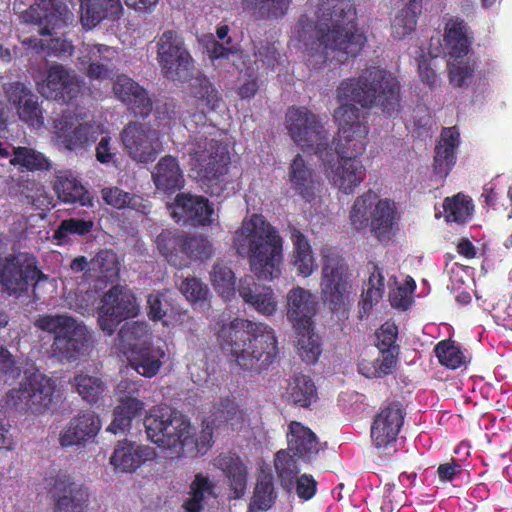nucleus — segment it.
<instances>
[{
  "label": "nucleus",
  "instance_id": "1",
  "mask_svg": "<svg viewBox=\"0 0 512 512\" xmlns=\"http://www.w3.org/2000/svg\"><path fill=\"white\" fill-rule=\"evenodd\" d=\"M401 85L390 71L370 66L357 77L342 80L336 95L341 105L334 111L338 124L333 140L338 159H358L366 150L368 126L360 120V110L378 107L385 115H398L401 108Z\"/></svg>",
  "mask_w": 512,
  "mask_h": 512
},
{
  "label": "nucleus",
  "instance_id": "2",
  "mask_svg": "<svg viewBox=\"0 0 512 512\" xmlns=\"http://www.w3.org/2000/svg\"><path fill=\"white\" fill-rule=\"evenodd\" d=\"M316 21L302 26L301 38L313 31L308 65L322 68L328 60L327 50L339 51L346 57H356L365 46L366 37L357 29L356 8L347 0H320Z\"/></svg>",
  "mask_w": 512,
  "mask_h": 512
},
{
  "label": "nucleus",
  "instance_id": "3",
  "mask_svg": "<svg viewBox=\"0 0 512 512\" xmlns=\"http://www.w3.org/2000/svg\"><path fill=\"white\" fill-rule=\"evenodd\" d=\"M223 350L230 352L245 371L260 373L275 363L279 348L275 331L268 324L235 318L217 331Z\"/></svg>",
  "mask_w": 512,
  "mask_h": 512
},
{
  "label": "nucleus",
  "instance_id": "4",
  "mask_svg": "<svg viewBox=\"0 0 512 512\" xmlns=\"http://www.w3.org/2000/svg\"><path fill=\"white\" fill-rule=\"evenodd\" d=\"M186 112L187 116H183L182 120L185 127L194 133L188 143L191 169L206 187V192L219 197L226 189L225 176L230 165L228 147L221 141L209 137L207 132L202 133L199 130L215 129L213 125L208 124V111L205 108L195 111L187 109ZM208 134L211 135L212 132Z\"/></svg>",
  "mask_w": 512,
  "mask_h": 512
},
{
  "label": "nucleus",
  "instance_id": "5",
  "mask_svg": "<svg viewBox=\"0 0 512 512\" xmlns=\"http://www.w3.org/2000/svg\"><path fill=\"white\" fill-rule=\"evenodd\" d=\"M233 244L258 279L273 280L281 275L283 238L264 216L253 214L243 221L235 232Z\"/></svg>",
  "mask_w": 512,
  "mask_h": 512
},
{
  "label": "nucleus",
  "instance_id": "6",
  "mask_svg": "<svg viewBox=\"0 0 512 512\" xmlns=\"http://www.w3.org/2000/svg\"><path fill=\"white\" fill-rule=\"evenodd\" d=\"M35 326L53 334L51 350L60 360L74 362L89 355L93 348V337L86 325L68 315H42Z\"/></svg>",
  "mask_w": 512,
  "mask_h": 512
},
{
  "label": "nucleus",
  "instance_id": "7",
  "mask_svg": "<svg viewBox=\"0 0 512 512\" xmlns=\"http://www.w3.org/2000/svg\"><path fill=\"white\" fill-rule=\"evenodd\" d=\"M148 439L163 449H170L177 457L184 455V448L194 441L190 436V422L178 410L167 406L152 407L144 418Z\"/></svg>",
  "mask_w": 512,
  "mask_h": 512
},
{
  "label": "nucleus",
  "instance_id": "8",
  "mask_svg": "<svg viewBox=\"0 0 512 512\" xmlns=\"http://www.w3.org/2000/svg\"><path fill=\"white\" fill-rule=\"evenodd\" d=\"M161 256L172 266L182 269L191 261H204L213 253L212 243L202 235L178 229H164L155 240Z\"/></svg>",
  "mask_w": 512,
  "mask_h": 512
},
{
  "label": "nucleus",
  "instance_id": "9",
  "mask_svg": "<svg viewBox=\"0 0 512 512\" xmlns=\"http://www.w3.org/2000/svg\"><path fill=\"white\" fill-rule=\"evenodd\" d=\"M320 255L322 260L321 297L332 311H339L345 306L351 293L349 266L334 247L323 246Z\"/></svg>",
  "mask_w": 512,
  "mask_h": 512
},
{
  "label": "nucleus",
  "instance_id": "10",
  "mask_svg": "<svg viewBox=\"0 0 512 512\" xmlns=\"http://www.w3.org/2000/svg\"><path fill=\"white\" fill-rule=\"evenodd\" d=\"M55 381L39 371L25 377L19 388L7 394V403L16 409L32 414H41L50 408L55 392Z\"/></svg>",
  "mask_w": 512,
  "mask_h": 512
},
{
  "label": "nucleus",
  "instance_id": "11",
  "mask_svg": "<svg viewBox=\"0 0 512 512\" xmlns=\"http://www.w3.org/2000/svg\"><path fill=\"white\" fill-rule=\"evenodd\" d=\"M157 58L166 78L186 81L191 77L194 68L193 58L177 31L167 30L159 37Z\"/></svg>",
  "mask_w": 512,
  "mask_h": 512
},
{
  "label": "nucleus",
  "instance_id": "12",
  "mask_svg": "<svg viewBox=\"0 0 512 512\" xmlns=\"http://www.w3.org/2000/svg\"><path fill=\"white\" fill-rule=\"evenodd\" d=\"M47 278L34 258H26L22 262L17 255H0V285L10 296H22L28 292L30 285Z\"/></svg>",
  "mask_w": 512,
  "mask_h": 512
},
{
  "label": "nucleus",
  "instance_id": "13",
  "mask_svg": "<svg viewBox=\"0 0 512 512\" xmlns=\"http://www.w3.org/2000/svg\"><path fill=\"white\" fill-rule=\"evenodd\" d=\"M136 297L125 286H112L101 299L98 323L108 336L113 335L118 325L138 315Z\"/></svg>",
  "mask_w": 512,
  "mask_h": 512
},
{
  "label": "nucleus",
  "instance_id": "14",
  "mask_svg": "<svg viewBox=\"0 0 512 512\" xmlns=\"http://www.w3.org/2000/svg\"><path fill=\"white\" fill-rule=\"evenodd\" d=\"M323 162L327 177L345 194H350L366 177V169L359 159H339L337 166L332 164L335 153L328 143H319L315 150Z\"/></svg>",
  "mask_w": 512,
  "mask_h": 512
},
{
  "label": "nucleus",
  "instance_id": "15",
  "mask_svg": "<svg viewBox=\"0 0 512 512\" xmlns=\"http://www.w3.org/2000/svg\"><path fill=\"white\" fill-rule=\"evenodd\" d=\"M120 136L124 149L137 162H153L160 152L159 132L150 124L130 121L124 126Z\"/></svg>",
  "mask_w": 512,
  "mask_h": 512
},
{
  "label": "nucleus",
  "instance_id": "16",
  "mask_svg": "<svg viewBox=\"0 0 512 512\" xmlns=\"http://www.w3.org/2000/svg\"><path fill=\"white\" fill-rule=\"evenodd\" d=\"M53 129L57 145L68 151L84 150L97 140L94 126L80 122L78 116L71 111H65L55 119Z\"/></svg>",
  "mask_w": 512,
  "mask_h": 512
},
{
  "label": "nucleus",
  "instance_id": "17",
  "mask_svg": "<svg viewBox=\"0 0 512 512\" xmlns=\"http://www.w3.org/2000/svg\"><path fill=\"white\" fill-rule=\"evenodd\" d=\"M405 416L406 410L399 401H392L380 407L370 429L375 447L388 448L397 441Z\"/></svg>",
  "mask_w": 512,
  "mask_h": 512
},
{
  "label": "nucleus",
  "instance_id": "18",
  "mask_svg": "<svg viewBox=\"0 0 512 512\" xmlns=\"http://www.w3.org/2000/svg\"><path fill=\"white\" fill-rule=\"evenodd\" d=\"M285 125L292 140L302 147H311L320 140L323 133V125L318 116L307 107L291 106L285 114Z\"/></svg>",
  "mask_w": 512,
  "mask_h": 512
},
{
  "label": "nucleus",
  "instance_id": "19",
  "mask_svg": "<svg viewBox=\"0 0 512 512\" xmlns=\"http://www.w3.org/2000/svg\"><path fill=\"white\" fill-rule=\"evenodd\" d=\"M38 90L47 99L70 103L81 92V85L72 70L54 64L47 69L45 79L38 83Z\"/></svg>",
  "mask_w": 512,
  "mask_h": 512
},
{
  "label": "nucleus",
  "instance_id": "20",
  "mask_svg": "<svg viewBox=\"0 0 512 512\" xmlns=\"http://www.w3.org/2000/svg\"><path fill=\"white\" fill-rule=\"evenodd\" d=\"M172 216L177 222L193 227L210 226L213 223V204L202 195L181 192L173 203Z\"/></svg>",
  "mask_w": 512,
  "mask_h": 512
},
{
  "label": "nucleus",
  "instance_id": "21",
  "mask_svg": "<svg viewBox=\"0 0 512 512\" xmlns=\"http://www.w3.org/2000/svg\"><path fill=\"white\" fill-rule=\"evenodd\" d=\"M48 486L49 493L55 499L53 512H84L89 499L84 485L75 483L71 476L60 472Z\"/></svg>",
  "mask_w": 512,
  "mask_h": 512
},
{
  "label": "nucleus",
  "instance_id": "22",
  "mask_svg": "<svg viewBox=\"0 0 512 512\" xmlns=\"http://www.w3.org/2000/svg\"><path fill=\"white\" fill-rule=\"evenodd\" d=\"M113 93L136 118L147 119L153 111V101L148 91L127 75H118L113 83Z\"/></svg>",
  "mask_w": 512,
  "mask_h": 512
},
{
  "label": "nucleus",
  "instance_id": "23",
  "mask_svg": "<svg viewBox=\"0 0 512 512\" xmlns=\"http://www.w3.org/2000/svg\"><path fill=\"white\" fill-rule=\"evenodd\" d=\"M8 102L16 109L21 121L32 127L44 124L43 111L38 96L22 82H12L5 87Z\"/></svg>",
  "mask_w": 512,
  "mask_h": 512
},
{
  "label": "nucleus",
  "instance_id": "24",
  "mask_svg": "<svg viewBox=\"0 0 512 512\" xmlns=\"http://www.w3.org/2000/svg\"><path fill=\"white\" fill-rule=\"evenodd\" d=\"M317 312L315 297L302 287H294L287 294V318L296 333L313 330V317Z\"/></svg>",
  "mask_w": 512,
  "mask_h": 512
},
{
  "label": "nucleus",
  "instance_id": "25",
  "mask_svg": "<svg viewBox=\"0 0 512 512\" xmlns=\"http://www.w3.org/2000/svg\"><path fill=\"white\" fill-rule=\"evenodd\" d=\"M400 214L394 200L383 198L375 202L368 227L374 238L388 243L398 230Z\"/></svg>",
  "mask_w": 512,
  "mask_h": 512
},
{
  "label": "nucleus",
  "instance_id": "26",
  "mask_svg": "<svg viewBox=\"0 0 512 512\" xmlns=\"http://www.w3.org/2000/svg\"><path fill=\"white\" fill-rule=\"evenodd\" d=\"M101 429V420L97 413L90 410L79 412L60 433L62 447L80 445L94 439Z\"/></svg>",
  "mask_w": 512,
  "mask_h": 512
},
{
  "label": "nucleus",
  "instance_id": "27",
  "mask_svg": "<svg viewBox=\"0 0 512 512\" xmlns=\"http://www.w3.org/2000/svg\"><path fill=\"white\" fill-rule=\"evenodd\" d=\"M460 144V133L453 127H444L434 148L433 173L445 179L456 164V152Z\"/></svg>",
  "mask_w": 512,
  "mask_h": 512
},
{
  "label": "nucleus",
  "instance_id": "28",
  "mask_svg": "<svg viewBox=\"0 0 512 512\" xmlns=\"http://www.w3.org/2000/svg\"><path fill=\"white\" fill-rule=\"evenodd\" d=\"M213 465L223 473L233 493V498L243 497L246 493L249 475L245 461L237 453L229 451L215 457Z\"/></svg>",
  "mask_w": 512,
  "mask_h": 512
},
{
  "label": "nucleus",
  "instance_id": "29",
  "mask_svg": "<svg viewBox=\"0 0 512 512\" xmlns=\"http://www.w3.org/2000/svg\"><path fill=\"white\" fill-rule=\"evenodd\" d=\"M239 296L258 313L270 316L277 309V299L271 287L256 282L254 276L246 275L239 281Z\"/></svg>",
  "mask_w": 512,
  "mask_h": 512
},
{
  "label": "nucleus",
  "instance_id": "30",
  "mask_svg": "<svg viewBox=\"0 0 512 512\" xmlns=\"http://www.w3.org/2000/svg\"><path fill=\"white\" fill-rule=\"evenodd\" d=\"M25 23L40 26L41 36H52L55 29L61 24L62 18L56 0H35L28 9L21 13Z\"/></svg>",
  "mask_w": 512,
  "mask_h": 512
},
{
  "label": "nucleus",
  "instance_id": "31",
  "mask_svg": "<svg viewBox=\"0 0 512 512\" xmlns=\"http://www.w3.org/2000/svg\"><path fill=\"white\" fill-rule=\"evenodd\" d=\"M288 177L291 188L302 199L311 202L315 198L316 191L320 186L319 177L300 154H297L291 161Z\"/></svg>",
  "mask_w": 512,
  "mask_h": 512
},
{
  "label": "nucleus",
  "instance_id": "32",
  "mask_svg": "<svg viewBox=\"0 0 512 512\" xmlns=\"http://www.w3.org/2000/svg\"><path fill=\"white\" fill-rule=\"evenodd\" d=\"M473 35L466 22L459 18H450L444 28V49L450 59H460L468 56Z\"/></svg>",
  "mask_w": 512,
  "mask_h": 512
},
{
  "label": "nucleus",
  "instance_id": "33",
  "mask_svg": "<svg viewBox=\"0 0 512 512\" xmlns=\"http://www.w3.org/2000/svg\"><path fill=\"white\" fill-rule=\"evenodd\" d=\"M152 180L158 191L171 195L184 187L185 179L176 157L165 155L152 171Z\"/></svg>",
  "mask_w": 512,
  "mask_h": 512
},
{
  "label": "nucleus",
  "instance_id": "34",
  "mask_svg": "<svg viewBox=\"0 0 512 512\" xmlns=\"http://www.w3.org/2000/svg\"><path fill=\"white\" fill-rule=\"evenodd\" d=\"M151 458L147 446L131 441H119L114 448L110 463L116 471L132 473Z\"/></svg>",
  "mask_w": 512,
  "mask_h": 512
},
{
  "label": "nucleus",
  "instance_id": "35",
  "mask_svg": "<svg viewBox=\"0 0 512 512\" xmlns=\"http://www.w3.org/2000/svg\"><path fill=\"white\" fill-rule=\"evenodd\" d=\"M286 438L287 450L299 459L308 461L319 452L316 434L298 421L289 423Z\"/></svg>",
  "mask_w": 512,
  "mask_h": 512
},
{
  "label": "nucleus",
  "instance_id": "36",
  "mask_svg": "<svg viewBox=\"0 0 512 512\" xmlns=\"http://www.w3.org/2000/svg\"><path fill=\"white\" fill-rule=\"evenodd\" d=\"M131 367L141 376L152 378L160 371L166 357L165 350L152 343H143L129 352Z\"/></svg>",
  "mask_w": 512,
  "mask_h": 512
},
{
  "label": "nucleus",
  "instance_id": "37",
  "mask_svg": "<svg viewBox=\"0 0 512 512\" xmlns=\"http://www.w3.org/2000/svg\"><path fill=\"white\" fill-rule=\"evenodd\" d=\"M289 233L293 246L291 264L299 276L309 277L317 267L310 241L295 226H289Z\"/></svg>",
  "mask_w": 512,
  "mask_h": 512
},
{
  "label": "nucleus",
  "instance_id": "38",
  "mask_svg": "<svg viewBox=\"0 0 512 512\" xmlns=\"http://www.w3.org/2000/svg\"><path fill=\"white\" fill-rule=\"evenodd\" d=\"M115 50L107 45H86L84 54L80 57L83 65H87V76L92 79H105L109 77L111 62Z\"/></svg>",
  "mask_w": 512,
  "mask_h": 512
},
{
  "label": "nucleus",
  "instance_id": "39",
  "mask_svg": "<svg viewBox=\"0 0 512 512\" xmlns=\"http://www.w3.org/2000/svg\"><path fill=\"white\" fill-rule=\"evenodd\" d=\"M53 188L59 200L64 203L86 206L91 202L88 191L69 170L56 173Z\"/></svg>",
  "mask_w": 512,
  "mask_h": 512
},
{
  "label": "nucleus",
  "instance_id": "40",
  "mask_svg": "<svg viewBox=\"0 0 512 512\" xmlns=\"http://www.w3.org/2000/svg\"><path fill=\"white\" fill-rule=\"evenodd\" d=\"M120 267L117 254L109 249L100 250L90 260V281L96 287L113 283L119 277Z\"/></svg>",
  "mask_w": 512,
  "mask_h": 512
},
{
  "label": "nucleus",
  "instance_id": "41",
  "mask_svg": "<svg viewBox=\"0 0 512 512\" xmlns=\"http://www.w3.org/2000/svg\"><path fill=\"white\" fill-rule=\"evenodd\" d=\"M422 11V0H408L396 13L392 23V36L403 39L416 28L418 15Z\"/></svg>",
  "mask_w": 512,
  "mask_h": 512
},
{
  "label": "nucleus",
  "instance_id": "42",
  "mask_svg": "<svg viewBox=\"0 0 512 512\" xmlns=\"http://www.w3.org/2000/svg\"><path fill=\"white\" fill-rule=\"evenodd\" d=\"M191 105L205 108L207 111H216L223 103L222 95L215 85L205 76H200L191 84Z\"/></svg>",
  "mask_w": 512,
  "mask_h": 512
},
{
  "label": "nucleus",
  "instance_id": "43",
  "mask_svg": "<svg viewBox=\"0 0 512 512\" xmlns=\"http://www.w3.org/2000/svg\"><path fill=\"white\" fill-rule=\"evenodd\" d=\"M291 0H241L243 11L256 20L282 18L288 11Z\"/></svg>",
  "mask_w": 512,
  "mask_h": 512
},
{
  "label": "nucleus",
  "instance_id": "44",
  "mask_svg": "<svg viewBox=\"0 0 512 512\" xmlns=\"http://www.w3.org/2000/svg\"><path fill=\"white\" fill-rule=\"evenodd\" d=\"M72 386L79 396L90 404L101 401L107 391V385L100 376L84 372L74 376Z\"/></svg>",
  "mask_w": 512,
  "mask_h": 512
},
{
  "label": "nucleus",
  "instance_id": "45",
  "mask_svg": "<svg viewBox=\"0 0 512 512\" xmlns=\"http://www.w3.org/2000/svg\"><path fill=\"white\" fill-rule=\"evenodd\" d=\"M380 358L374 361L362 360L358 365L360 374L367 378H382L393 372L396 368L400 348H392L388 351H379Z\"/></svg>",
  "mask_w": 512,
  "mask_h": 512
},
{
  "label": "nucleus",
  "instance_id": "46",
  "mask_svg": "<svg viewBox=\"0 0 512 512\" xmlns=\"http://www.w3.org/2000/svg\"><path fill=\"white\" fill-rule=\"evenodd\" d=\"M144 406L142 400L118 401L113 410V420L107 430L114 434L128 430L133 419L142 414Z\"/></svg>",
  "mask_w": 512,
  "mask_h": 512
},
{
  "label": "nucleus",
  "instance_id": "47",
  "mask_svg": "<svg viewBox=\"0 0 512 512\" xmlns=\"http://www.w3.org/2000/svg\"><path fill=\"white\" fill-rule=\"evenodd\" d=\"M288 399L295 405L307 408L317 400V389L313 380L303 374L295 375L287 387Z\"/></svg>",
  "mask_w": 512,
  "mask_h": 512
},
{
  "label": "nucleus",
  "instance_id": "48",
  "mask_svg": "<svg viewBox=\"0 0 512 512\" xmlns=\"http://www.w3.org/2000/svg\"><path fill=\"white\" fill-rule=\"evenodd\" d=\"M276 498L273 477L270 474L262 475L257 479L249 511H267L273 506Z\"/></svg>",
  "mask_w": 512,
  "mask_h": 512
},
{
  "label": "nucleus",
  "instance_id": "49",
  "mask_svg": "<svg viewBox=\"0 0 512 512\" xmlns=\"http://www.w3.org/2000/svg\"><path fill=\"white\" fill-rule=\"evenodd\" d=\"M148 336L149 328L146 323L139 321L126 322L118 332V345L122 350L130 352L133 348L148 343L146 341Z\"/></svg>",
  "mask_w": 512,
  "mask_h": 512
},
{
  "label": "nucleus",
  "instance_id": "50",
  "mask_svg": "<svg viewBox=\"0 0 512 512\" xmlns=\"http://www.w3.org/2000/svg\"><path fill=\"white\" fill-rule=\"evenodd\" d=\"M9 162L11 165L27 171L47 170L50 167V163L44 154L24 146L13 147Z\"/></svg>",
  "mask_w": 512,
  "mask_h": 512
},
{
  "label": "nucleus",
  "instance_id": "51",
  "mask_svg": "<svg viewBox=\"0 0 512 512\" xmlns=\"http://www.w3.org/2000/svg\"><path fill=\"white\" fill-rule=\"evenodd\" d=\"M376 198V193L368 190L355 199L349 213L351 225L355 230L362 231L368 227Z\"/></svg>",
  "mask_w": 512,
  "mask_h": 512
},
{
  "label": "nucleus",
  "instance_id": "52",
  "mask_svg": "<svg viewBox=\"0 0 512 512\" xmlns=\"http://www.w3.org/2000/svg\"><path fill=\"white\" fill-rule=\"evenodd\" d=\"M448 77L455 88H467L473 81L476 61L466 56L448 61Z\"/></svg>",
  "mask_w": 512,
  "mask_h": 512
},
{
  "label": "nucleus",
  "instance_id": "53",
  "mask_svg": "<svg viewBox=\"0 0 512 512\" xmlns=\"http://www.w3.org/2000/svg\"><path fill=\"white\" fill-rule=\"evenodd\" d=\"M80 9V21L85 30H91L105 18L117 19L120 16L110 13L108 5L100 0H82Z\"/></svg>",
  "mask_w": 512,
  "mask_h": 512
},
{
  "label": "nucleus",
  "instance_id": "54",
  "mask_svg": "<svg viewBox=\"0 0 512 512\" xmlns=\"http://www.w3.org/2000/svg\"><path fill=\"white\" fill-rule=\"evenodd\" d=\"M472 200L461 193L453 197H446L443 201V209L447 222L464 223L472 215Z\"/></svg>",
  "mask_w": 512,
  "mask_h": 512
},
{
  "label": "nucleus",
  "instance_id": "55",
  "mask_svg": "<svg viewBox=\"0 0 512 512\" xmlns=\"http://www.w3.org/2000/svg\"><path fill=\"white\" fill-rule=\"evenodd\" d=\"M295 457L293 453L290 454L288 450L284 449L279 450L275 454V471L281 481V486L286 490H290L293 487L299 473Z\"/></svg>",
  "mask_w": 512,
  "mask_h": 512
},
{
  "label": "nucleus",
  "instance_id": "56",
  "mask_svg": "<svg viewBox=\"0 0 512 512\" xmlns=\"http://www.w3.org/2000/svg\"><path fill=\"white\" fill-rule=\"evenodd\" d=\"M213 484L207 476L199 473L195 476L190 485L191 498L185 501L184 508L187 512H200L203 508V501L207 495L213 493Z\"/></svg>",
  "mask_w": 512,
  "mask_h": 512
},
{
  "label": "nucleus",
  "instance_id": "57",
  "mask_svg": "<svg viewBox=\"0 0 512 512\" xmlns=\"http://www.w3.org/2000/svg\"><path fill=\"white\" fill-rule=\"evenodd\" d=\"M94 227L92 220H85L82 218H69L62 220L54 231L53 238L57 240L58 244L67 243L71 235L85 236L89 234Z\"/></svg>",
  "mask_w": 512,
  "mask_h": 512
},
{
  "label": "nucleus",
  "instance_id": "58",
  "mask_svg": "<svg viewBox=\"0 0 512 512\" xmlns=\"http://www.w3.org/2000/svg\"><path fill=\"white\" fill-rule=\"evenodd\" d=\"M434 352L439 363L450 369H458L467 362L461 347L450 340L440 341L435 346Z\"/></svg>",
  "mask_w": 512,
  "mask_h": 512
},
{
  "label": "nucleus",
  "instance_id": "59",
  "mask_svg": "<svg viewBox=\"0 0 512 512\" xmlns=\"http://www.w3.org/2000/svg\"><path fill=\"white\" fill-rule=\"evenodd\" d=\"M211 282L214 289L223 297L234 295L236 278L232 269L223 262H217L211 272Z\"/></svg>",
  "mask_w": 512,
  "mask_h": 512
},
{
  "label": "nucleus",
  "instance_id": "60",
  "mask_svg": "<svg viewBox=\"0 0 512 512\" xmlns=\"http://www.w3.org/2000/svg\"><path fill=\"white\" fill-rule=\"evenodd\" d=\"M155 120L160 127H171L183 117L181 107L174 99H167L153 108Z\"/></svg>",
  "mask_w": 512,
  "mask_h": 512
},
{
  "label": "nucleus",
  "instance_id": "61",
  "mask_svg": "<svg viewBox=\"0 0 512 512\" xmlns=\"http://www.w3.org/2000/svg\"><path fill=\"white\" fill-rule=\"evenodd\" d=\"M311 332L297 333L300 336L297 341L298 354L307 364L316 363L322 351L318 337Z\"/></svg>",
  "mask_w": 512,
  "mask_h": 512
},
{
  "label": "nucleus",
  "instance_id": "62",
  "mask_svg": "<svg viewBox=\"0 0 512 512\" xmlns=\"http://www.w3.org/2000/svg\"><path fill=\"white\" fill-rule=\"evenodd\" d=\"M377 348L379 351H388L392 348H400L396 344L398 338V327L395 323L385 322L376 332Z\"/></svg>",
  "mask_w": 512,
  "mask_h": 512
},
{
  "label": "nucleus",
  "instance_id": "63",
  "mask_svg": "<svg viewBox=\"0 0 512 512\" xmlns=\"http://www.w3.org/2000/svg\"><path fill=\"white\" fill-rule=\"evenodd\" d=\"M180 290L187 300L197 302L205 300L208 288L197 278H186L182 281Z\"/></svg>",
  "mask_w": 512,
  "mask_h": 512
},
{
  "label": "nucleus",
  "instance_id": "64",
  "mask_svg": "<svg viewBox=\"0 0 512 512\" xmlns=\"http://www.w3.org/2000/svg\"><path fill=\"white\" fill-rule=\"evenodd\" d=\"M142 380L122 379L116 386L117 401L140 400Z\"/></svg>",
  "mask_w": 512,
  "mask_h": 512
}]
</instances>
